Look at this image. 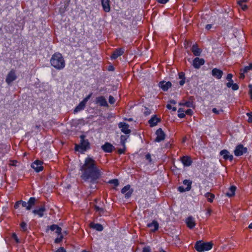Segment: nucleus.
Segmentation results:
<instances>
[{"instance_id":"12","label":"nucleus","mask_w":252,"mask_h":252,"mask_svg":"<svg viewBox=\"0 0 252 252\" xmlns=\"http://www.w3.org/2000/svg\"><path fill=\"white\" fill-rule=\"evenodd\" d=\"M46 211L45 206H41L39 208L33 209L32 213L34 215H37L39 218H42L44 216V213Z\"/></svg>"},{"instance_id":"34","label":"nucleus","mask_w":252,"mask_h":252,"mask_svg":"<svg viewBox=\"0 0 252 252\" xmlns=\"http://www.w3.org/2000/svg\"><path fill=\"white\" fill-rule=\"evenodd\" d=\"M20 227L22 232H27L28 231V225L25 221H22L20 224Z\"/></svg>"},{"instance_id":"17","label":"nucleus","mask_w":252,"mask_h":252,"mask_svg":"<svg viewBox=\"0 0 252 252\" xmlns=\"http://www.w3.org/2000/svg\"><path fill=\"white\" fill-rule=\"evenodd\" d=\"M50 230L51 231H55L56 233L58 235L61 234L62 229L61 227L59 226L57 224H52L47 226L46 232H48Z\"/></svg>"},{"instance_id":"3","label":"nucleus","mask_w":252,"mask_h":252,"mask_svg":"<svg viewBox=\"0 0 252 252\" xmlns=\"http://www.w3.org/2000/svg\"><path fill=\"white\" fill-rule=\"evenodd\" d=\"M80 143L79 144H75V150L76 151H79L81 153H83L87 150L90 149V143L88 139H85V136L81 135L80 136Z\"/></svg>"},{"instance_id":"37","label":"nucleus","mask_w":252,"mask_h":252,"mask_svg":"<svg viewBox=\"0 0 252 252\" xmlns=\"http://www.w3.org/2000/svg\"><path fill=\"white\" fill-rule=\"evenodd\" d=\"M244 73H248L249 71L252 70V63H250L248 65L245 66L243 68Z\"/></svg>"},{"instance_id":"38","label":"nucleus","mask_w":252,"mask_h":252,"mask_svg":"<svg viewBox=\"0 0 252 252\" xmlns=\"http://www.w3.org/2000/svg\"><path fill=\"white\" fill-rule=\"evenodd\" d=\"M108 183L110 184H113L115 187H117L119 185V182L117 179H113L110 180L108 182Z\"/></svg>"},{"instance_id":"22","label":"nucleus","mask_w":252,"mask_h":252,"mask_svg":"<svg viewBox=\"0 0 252 252\" xmlns=\"http://www.w3.org/2000/svg\"><path fill=\"white\" fill-rule=\"evenodd\" d=\"M158 86L163 91L165 92L167 91L171 87L172 83L170 81L165 82L162 81L159 83Z\"/></svg>"},{"instance_id":"8","label":"nucleus","mask_w":252,"mask_h":252,"mask_svg":"<svg viewBox=\"0 0 252 252\" xmlns=\"http://www.w3.org/2000/svg\"><path fill=\"white\" fill-rule=\"evenodd\" d=\"M133 192V189L130 188V185H127L121 189V193L125 194L126 199L129 198Z\"/></svg>"},{"instance_id":"41","label":"nucleus","mask_w":252,"mask_h":252,"mask_svg":"<svg viewBox=\"0 0 252 252\" xmlns=\"http://www.w3.org/2000/svg\"><path fill=\"white\" fill-rule=\"evenodd\" d=\"M93 94L92 93H90L88 95H87L82 100L85 104H86L87 101L89 100V99L91 97L92 95Z\"/></svg>"},{"instance_id":"56","label":"nucleus","mask_w":252,"mask_h":252,"mask_svg":"<svg viewBox=\"0 0 252 252\" xmlns=\"http://www.w3.org/2000/svg\"><path fill=\"white\" fill-rule=\"evenodd\" d=\"M158 3L161 4H165L169 1V0H156Z\"/></svg>"},{"instance_id":"60","label":"nucleus","mask_w":252,"mask_h":252,"mask_svg":"<svg viewBox=\"0 0 252 252\" xmlns=\"http://www.w3.org/2000/svg\"><path fill=\"white\" fill-rule=\"evenodd\" d=\"M12 238L15 240L16 242H19V239L15 233H13Z\"/></svg>"},{"instance_id":"7","label":"nucleus","mask_w":252,"mask_h":252,"mask_svg":"<svg viewBox=\"0 0 252 252\" xmlns=\"http://www.w3.org/2000/svg\"><path fill=\"white\" fill-rule=\"evenodd\" d=\"M43 162L41 160H35L31 165V167L37 172L39 173L43 170Z\"/></svg>"},{"instance_id":"1","label":"nucleus","mask_w":252,"mask_h":252,"mask_svg":"<svg viewBox=\"0 0 252 252\" xmlns=\"http://www.w3.org/2000/svg\"><path fill=\"white\" fill-rule=\"evenodd\" d=\"M80 170L81 171V179L85 182L89 181L92 185L97 184L102 175L96 162L89 156L85 158Z\"/></svg>"},{"instance_id":"54","label":"nucleus","mask_w":252,"mask_h":252,"mask_svg":"<svg viewBox=\"0 0 252 252\" xmlns=\"http://www.w3.org/2000/svg\"><path fill=\"white\" fill-rule=\"evenodd\" d=\"M246 73L244 72V70L243 69H241L240 70V79H244L245 78V74Z\"/></svg>"},{"instance_id":"64","label":"nucleus","mask_w":252,"mask_h":252,"mask_svg":"<svg viewBox=\"0 0 252 252\" xmlns=\"http://www.w3.org/2000/svg\"><path fill=\"white\" fill-rule=\"evenodd\" d=\"M248 1V0H240L238 1V4L239 5H241L243 4L244 2H246Z\"/></svg>"},{"instance_id":"24","label":"nucleus","mask_w":252,"mask_h":252,"mask_svg":"<svg viewBox=\"0 0 252 252\" xmlns=\"http://www.w3.org/2000/svg\"><path fill=\"white\" fill-rule=\"evenodd\" d=\"M223 75V71L217 68H214L212 70V75L217 78L220 79Z\"/></svg>"},{"instance_id":"50","label":"nucleus","mask_w":252,"mask_h":252,"mask_svg":"<svg viewBox=\"0 0 252 252\" xmlns=\"http://www.w3.org/2000/svg\"><path fill=\"white\" fill-rule=\"evenodd\" d=\"M145 158L148 160L149 161V162H152V158H151V154L150 153H148L145 156Z\"/></svg>"},{"instance_id":"29","label":"nucleus","mask_w":252,"mask_h":252,"mask_svg":"<svg viewBox=\"0 0 252 252\" xmlns=\"http://www.w3.org/2000/svg\"><path fill=\"white\" fill-rule=\"evenodd\" d=\"M85 106L86 104H85L83 101H81L74 109L73 113L76 114L84 110L85 107Z\"/></svg>"},{"instance_id":"32","label":"nucleus","mask_w":252,"mask_h":252,"mask_svg":"<svg viewBox=\"0 0 252 252\" xmlns=\"http://www.w3.org/2000/svg\"><path fill=\"white\" fill-rule=\"evenodd\" d=\"M91 227L98 231H101L103 230V226L100 223L92 224Z\"/></svg>"},{"instance_id":"23","label":"nucleus","mask_w":252,"mask_h":252,"mask_svg":"<svg viewBox=\"0 0 252 252\" xmlns=\"http://www.w3.org/2000/svg\"><path fill=\"white\" fill-rule=\"evenodd\" d=\"M103 151L106 153H112L114 149V146L109 142H105L104 145L101 146Z\"/></svg>"},{"instance_id":"9","label":"nucleus","mask_w":252,"mask_h":252,"mask_svg":"<svg viewBox=\"0 0 252 252\" xmlns=\"http://www.w3.org/2000/svg\"><path fill=\"white\" fill-rule=\"evenodd\" d=\"M118 127L121 129V131L126 135H129L131 132V130L129 128V125L125 122H120L118 124Z\"/></svg>"},{"instance_id":"44","label":"nucleus","mask_w":252,"mask_h":252,"mask_svg":"<svg viewBox=\"0 0 252 252\" xmlns=\"http://www.w3.org/2000/svg\"><path fill=\"white\" fill-rule=\"evenodd\" d=\"M151 113V110L148 107H145V111L144 112V115L145 116L149 115Z\"/></svg>"},{"instance_id":"43","label":"nucleus","mask_w":252,"mask_h":252,"mask_svg":"<svg viewBox=\"0 0 252 252\" xmlns=\"http://www.w3.org/2000/svg\"><path fill=\"white\" fill-rule=\"evenodd\" d=\"M178 190L180 192H184L186 191H188L189 190H187V188H185L183 186H179L178 188Z\"/></svg>"},{"instance_id":"49","label":"nucleus","mask_w":252,"mask_h":252,"mask_svg":"<svg viewBox=\"0 0 252 252\" xmlns=\"http://www.w3.org/2000/svg\"><path fill=\"white\" fill-rule=\"evenodd\" d=\"M193 113V112L191 109H188L185 111V114L187 115L191 116Z\"/></svg>"},{"instance_id":"63","label":"nucleus","mask_w":252,"mask_h":252,"mask_svg":"<svg viewBox=\"0 0 252 252\" xmlns=\"http://www.w3.org/2000/svg\"><path fill=\"white\" fill-rule=\"evenodd\" d=\"M212 24H207L205 26V29L207 30H210L212 28Z\"/></svg>"},{"instance_id":"51","label":"nucleus","mask_w":252,"mask_h":252,"mask_svg":"<svg viewBox=\"0 0 252 252\" xmlns=\"http://www.w3.org/2000/svg\"><path fill=\"white\" fill-rule=\"evenodd\" d=\"M247 115L249 117L248 118V122L252 123V112L248 113Z\"/></svg>"},{"instance_id":"62","label":"nucleus","mask_w":252,"mask_h":252,"mask_svg":"<svg viewBox=\"0 0 252 252\" xmlns=\"http://www.w3.org/2000/svg\"><path fill=\"white\" fill-rule=\"evenodd\" d=\"M212 112H213V113H214L216 114H217V115L220 114V111L217 110V109L216 108H214L212 109Z\"/></svg>"},{"instance_id":"14","label":"nucleus","mask_w":252,"mask_h":252,"mask_svg":"<svg viewBox=\"0 0 252 252\" xmlns=\"http://www.w3.org/2000/svg\"><path fill=\"white\" fill-rule=\"evenodd\" d=\"M157 137L155 141L157 142H160L165 138V134L162 128H159L156 131Z\"/></svg>"},{"instance_id":"5","label":"nucleus","mask_w":252,"mask_h":252,"mask_svg":"<svg viewBox=\"0 0 252 252\" xmlns=\"http://www.w3.org/2000/svg\"><path fill=\"white\" fill-rule=\"evenodd\" d=\"M36 201V199L34 197H31L28 202L22 200H19L20 205L23 207H25L27 210H30L35 205Z\"/></svg>"},{"instance_id":"6","label":"nucleus","mask_w":252,"mask_h":252,"mask_svg":"<svg viewBox=\"0 0 252 252\" xmlns=\"http://www.w3.org/2000/svg\"><path fill=\"white\" fill-rule=\"evenodd\" d=\"M248 152V149L244 147L242 144H238L236 146L234 153L235 156L240 157Z\"/></svg>"},{"instance_id":"19","label":"nucleus","mask_w":252,"mask_h":252,"mask_svg":"<svg viewBox=\"0 0 252 252\" xmlns=\"http://www.w3.org/2000/svg\"><path fill=\"white\" fill-rule=\"evenodd\" d=\"M161 122V119L158 118L156 115H153L150 119L148 121L150 126L152 127L157 125L158 123Z\"/></svg>"},{"instance_id":"31","label":"nucleus","mask_w":252,"mask_h":252,"mask_svg":"<svg viewBox=\"0 0 252 252\" xmlns=\"http://www.w3.org/2000/svg\"><path fill=\"white\" fill-rule=\"evenodd\" d=\"M204 196L207 198V201L209 202H213L214 199L215 198V195L214 194L207 192L205 194Z\"/></svg>"},{"instance_id":"25","label":"nucleus","mask_w":252,"mask_h":252,"mask_svg":"<svg viewBox=\"0 0 252 252\" xmlns=\"http://www.w3.org/2000/svg\"><path fill=\"white\" fill-rule=\"evenodd\" d=\"M186 223L189 229H192L195 225L194 219L192 216H189L187 218Z\"/></svg>"},{"instance_id":"16","label":"nucleus","mask_w":252,"mask_h":252,"mask_svg":"<svg viewBox=\"0 0 252 252\" xmlns=\"http://www.w3.org/2000/svg\"><path fill=\"white\" fill-rule=\"evenodd\" d=\"M180 160L185 167H189L192 163V160L190 156H184L181 158Z\"/></svg>"},{"instance_id":"46","label":"nucleus","mask_w":252,"mask_h":252,"mask_svg":"<svg viewBox=\"0 0 252 252\" xmlns=\"http://www.w3.org/2000/svg\"><path fill=\"white\" fill-rule=\"evenodd\" d=\"M230 88H231L233 91H237L239 89V86L237 84L234 83L232 85V86H231Z\"/></svg>"},{"instance_id":"27","label":"nucleus","mask_w":252,"mask_h":252,"mask_svg":"<svg viewBox=\"0 0 252 252\" xmlns=\"http://www.w3.org/2000/svg\"><path fill=\"white\" fill-rule=\"evenodd\" d=\"M178 77L181 80L179 83L181 86H183L185 84L186 82H189V80L186 81L185 72L181 71L178 73Z\"/></svg>"},{"instance_id":"28","label":"nucleus","mask_w":252,"mask_h":252,"mask_svg":"<svg viewBox=\"0 0 252 252\" xmlns=\"http://www.w3.org/2000/svg\"><path fill=\"white\" fill-rule=\"evenodd\" d=\"M237 188L235 186L232 185L230 187L228 191L226 193V196L230 198L234 196L235 194V192Z\"/></svg>"},{"instance_id":"4","label":"nucleus","mask_w":252,"mask_h":252,"mask_svg":"<svg viewBox=\"0 0 252 252\" xmlns=\"http://www.w3.org/2000/svg\"><path fill=\"white\" fill-rule=\"evenodd\" d=\"M212 242H204L201 241H197L194 245L195 249L198 252L208 251L213 247Z\"/></svg>"},{"instance_id":"58","label":"nucleus","mask_w":252,"mask_h":252,"mask_svg":"<svg viewBox=\"0 0 252 252\" xmlns=\"http://www.w3.org/2000/svg\"><path fill=\"white\" fill-rule=\"evenodd\" d=\"M212 212V210L210 208H207L206 210V216H210Z\"/></svg>"},{"instance_id":"20","label":"nucleus","mask_w":252,"mask_h":252,"mask_svg":"<svg viewBox=\"0 0 252 252\" xmlns=\"http://www.w3.org/2000/svg\"><path fill=\"white\" fill-rule=\"evenodd\" d=\"M95 103L99 104L100 106L106 107H108V104L106 99H105V97L102 95L98 96L96 98Z\"/></svg>"},{"instance_id":"26","label":"nucleus","mask_w":252,"mask_h":252,"mask_svg":"<svg viewBox=\"0 0 252 252\" xmlns=\"http://www.w3.org/2000/svg\"><path fill=\"white\" fill-rule=\"evenodd\" d=\"M191 50V52H192L193 54L195 56H196L197 57L198 56H200L201 53L202 52L201 49L198 47V46L196 44H193L192 46Z\"/></svg>"},{"instance_id":"53","label":"nucleus","mask_w":252,"mask_h":252,"mask_svg":"<svg viewBox=\"0 0 252 252\" xmlns=\"http://www.w3.org/2000/svg\"><path fill=\"white\" fill-rule=\"evenodd\" d=\"M233 84H234V81H233V79H231V80L228 81V82L226 83V85L227 88H230L231 87V86H232V85Z\"/></svg>"},{"instance_id":"59","label":"nucleus","mask_w":252,"mask_h":252,"mask_svg":"<svg viewBox=\"0 0 252 252\" xmlns=\"http://www.w3.org/2000/svg\"><path fill=\"white\" fill-rule=\"evenodd\" d=\"M20 205V204L19 202V200L16 201L14 205V209H17L19 208Z\"/></svg>"},{"instance_id":"55","label":"nucleus","mask_w":252,"mask_h":252,"mask_svg":"<svg viewBox=\"0 0 252 252\" xmlns=\"http://www.w3.org/2000/svg\"><path fill=\"white\" fill-rule=\"evenodd\" d=\"M249 87L250 88L249 94L250 95L251 99H252V85H249Z\"/></svg>"},{"instance_id":"48","label":"nucleus","mask_w":252,"mask_h":252,"mask_svg":"<svg viewBox=\"0 0 252 252\" xmlns=\"http://www.w3.org/2000/svg\"><path fill=\"white\" fill-rule=\"evenodd\" d=\"M115 99L114 98V97L112 96V95H109V102L111 104H113L115 103Z\"/></svg>"},{"instance_id":"45","label":"nucleus","mask_w":252,"mask_h":252,"mask_svg":"<svg viewBox=\"0 0 252 252\" xmlns=\"http://www.w3.org/2000/svg\"><path fill=\"white\" fill-rule=\"evenodd\" d=\"M123 147V148L122 149H119L118 150V153L120 155L124 154L125 153L126 150V145H125V147Z\"/></svg>"},{"instance_id":"30","label":"nucleus","mask_w":252,"mask_h":252,"mask_svg":"<svg viewBox=\"0 0 252 252\" xmlns=\"http://www.w3.org/2000/svg\"><path fill=\"white\" fill-rule=\"evenodd\" d=\"M180 105H182V106H186L187 107H189V108H194L195 107V105H194L193 101H192V100L191 101H190V100L186 101L184 103H180Z\"/></svg>"},{"instance_id":"11","label":"nucleus","mask_w":252,"mask_h":252,"mask_svg":"<svg viewBox=\"0 0 252 252\" xmlns=\"http://www.w3.org/2000/svg\"><path fill=\"white\" fill-rule=\"evenodd\" d=\"M17 79V76L15 74V71L11 69L7 74L5 79V82L8 85H10L13 81Z\"/></svg>"},{"instance_id":"39","label":"nucleus","mask_w":252,"mask_h":252,"mask_svg":"<svg viewBox=\"0 0 252 252\" xmlns=\"http://www.w3.org/2000/svg\"><path fill=\"white\" fill-rule=\"evenodd\" d=\"M58 235V237L55 240V243L56 244L60 243L61 242H62L63 238L62 233H61V234Z\"/></svg>"},{"instance_id":"10","label":"nucleus","mask_w":252,"mask_h":252,"mask_svg":"<svg viewBox=\"0 0 252 252\" xmlns=\"http://www.w3.org/2000/svg\"><path fill=\"white\" fill-rule=\"evenodd\" d=\"M125 52V49L124 47L118 48L115 49V50L113 51L111 56V59L112 60L117 59L119 57H120L122 55H123L124 54Z\"/></svg>"},{"instance_id":"21","label":"nucleus","mask_w":252,"mask_h":252,"mask_svg":"<svg viewBox=\"0 0 252 252\" xmlns=\"http://www.w3.org/2000/svg\"><path fill=\"white\" fill-rule=\"evenodd\" d=\"M101 2L103 11L105 12H109L111 10L110 0H101Z\"/></svg>"},{"instance_id":"52","label":"nucleus","mask_w":252,"mask_h":252,"mask_svg":"<svg viewBox=\"0 0 252 252\" xmlns=\"http://www.w3.org/2000/svg\"><path fill=\"white\" fill-rule=\"evenodd\" d=\"M55 252H66V250L63 247L58 248Z\"/></svg>"},{"instance_id":"2","label":"nucleus","mask_w":252,"mask_h":252,"mask_svg":"<svg viewBox=\"0 0 252 252\" xmlns=\"http://www.w3.org/2000/svg\"><path fill=\"white\" fill-rule=\"evenodd\" d=\"M50 63L57 70H62L65 66V62L62 54L59 52L55 53L50 59Z\"/></svg>"},{"instance_id":"13","label":"nucleus","mask_w":252,"mask_h":252,"mask_svg":"<svg viewBox=\"0 0 252 252\" xmlns=\"http://www.w3.org/2000/svg\"><path fill=\"white\" fill-rule=\"evenodd\" d=\"M220 155L222 156L225 160H229L232 161L233 160V156L230 154V152L226 149H223L220 151Z\"/></svg>"},{"instance_id":"40","label":"nucleus","mask_w":252,"mask_h":252,"mask_svg":"<svg viewBox=\"0 0 252 252\" xmlns=\"http://www.w3.org/2000/svg\"><path fill=\"white\" fill-rule=\"evenodd\" d=\"M94 210L96 212H98L99 213H103L104 212V209L102 207H99L97 205H94Z\"/></svg>"},{"instance_id":"18","label":"nucleus","mask_w":252,"mask_h":252,"mask_svg":"<svg viewBox=\"0 0 252 252\" xmlns=\"http://www.w3.org/2000/svg\"><path fill=\"white\" fill-rule=\"evenodd\" d=\"M147 227L150 228L152 232H155L159 228V223L156 220H153L151 222L147 224Z\"/></svg>"},{"instance_id":"47","label":"nucleus","mask_w":252,"mask_h":252,"mask_svg":"<svg viewBox=\"0 0 252 252\" xmlns=\"http://www.w3.org/2000/svg\"><path fill=\"white\" fill-rule=\"evenodd\" d=\"M142 252H151V247L149 246L144 247L143 248Z\"/></svg>"},{"instance_id":"35","label":"nucleus","mask_w":252,"mask_h":252,"mask_svg":"<svg viewBox=\"0 0 252 252\" xmlns=\"http://www.w3.org/2000/svg\"><path fill=\"white\" fill-rule=\"evenodd\" d=\"M183 184L184 185H186L187 188V190H190L191 188L192 182L189 180L185 179L183 182Z\"/></svg>"},{"instance_id":"33","label":"nucleus","mask_w":252,"mask_h":252,"mask_svg":"<svg viewBox=\"0 0 252 252\" xmlns=\"http://www.w3.org/2000/svg\"><path fill=\"white\" fill-rule=\"evenodd\" d=\"M129 135H121L120 137V143L123 147H125L126 143Z\"/></svg>"},{"instance_id":"61","label":"nucleus","mask_w":252,"mask_h":252,"mask_svg":"<svg viewBox=\"0 0 252 252\" xmlns=\"http://www.w3.org/2000/svg\"><path fill=\"white\" fill-rule=\"evenodd\" d=\"M239 5L241 6L242 9L244 11L246 10L248 8V6L246 4H242L241 5Z\"/></svg>"},{"instance_id":"42","label":"nucleus","mask_w":252,"mask_h":252,"mask_svg":"<svg viewBox=\"0 0 252 252\" xmlns=\"http://www.w3.org/2000/svg\"><path fill=\"white\" fill-rule=\"evenodd\" d=\"M93 94L92 93H90L88 95H87L82 100L85 104H86L87 101L89 100V99L91 97L92 95Z\"/></svg>"},{"instance_id":"57","label":"nucleus","mask_w":252,"mask_h":252,"mask_svg":"<svg viewBox=\"0 0 252 252\" xmlns=\"http://www.w3.org/2000/svg\"><path fill=\"white\" fill-rule=\"evenodd\" d=\"M233 75L231 73H228L226 76V79L229 81L232 79Z\"/></svg>"},{"instance_id":"36","label":"nucleus","mask_w":252,"mask_h":252,"mask_svg":"<svg viewBox=\"0 0 252 252\" xmlns=\"http://www.w3.org/2000/svg\"><path fill=\"white\" fill-rule=\"evenodd\" d=\"M178 116L180 118H184L186 116V114L184 113V111L183 110L182 108H180L178 110Z\"/></svg>"},{"instance_id":"15","label":"nucleus","mask_w":252,"mask_h":252,"mask_svg":"<svg viewBox=\"0 0 252 252\" xmlns=\"http://www.w3.org/2000/svg\"><path fill=\"white\" fill-rule=\"evenodd\" d=\"M205 63V60L203 58H199L198 57L195 58L192 62V65L194 68L198 69L201 66Z\"/></svg>"}]
</instances>
